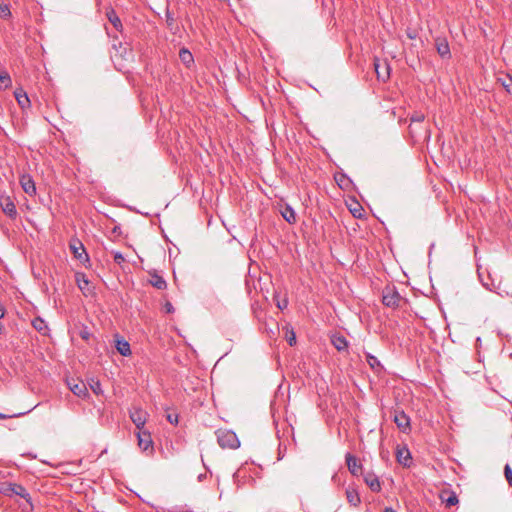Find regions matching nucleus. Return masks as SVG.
I'll list each match as a JSON object with an SVG mask.
<instances>
[{
	"instance_id": "obj_21",
	"label": "nucleus",
	"mask_w": 512,
	"mask_h": 512,
	"mask_svg": "<svg viewBox=\"0 0 512 512\" xmlns=\"http://www.w3.org/2000/svg\"><path fill=\"white\" fill-rule=\"evenodd\" d=\"M179 58L186 67H190L194 62L192 53L186 48L180 49Z\"/></svg>"
},
{
	"instance_id": "obj_43",
	"label": "nucleus",
	"mask_w": 512,
	"mask_h": 512,
	"mask_svg": "<svg viewBox=\"0 0 512 512\" xmlns=\"http://www.w3.org/2000/svg\"><path fill=\"white\" fill-rule=\"evenodd\" d=\"M423 118H424V116H419V115H418L417 121H418V122H420V121H422V120H423Z\"/></svg>"
},
{
	"instance_id": "obj_18",
	"label": "nucleus",
	"mask_w": 512,
	"mask_h": 512,
	"mask_svg": "<svg viewBox=\"0 0 512 512\" xmlns=\"http://www.w3.org/2000/svg\"><path fill=\"white\" fill-rule=\"evenodd\" d=\"M14 96L21 108L30 106V100L27 93L22 88H17L14 92Z\"/></svg>"
},
{
	"instance_id": "obj_25",
	"label": "nucleus",
	"mask_w": 512,
	"mask_h": 512,
	"mask_svg": "<svg viewBox=\"0 0 512 512\" xmlns=\"http://www.w3.org/2000/svg\"><path fill=\"white\" fill-rule=\"evenodd\" d=\"M75 280L81 291H84L89 284V280L84 273H76Z\"/></svg>"
},
{
	"instance_id": "obj_42",
	"label": "nucleus",
	"mask_w": 512,
	"mask_h": 512,
	"mask_svg": "<svg viewBox=\"0 0 512 512\" xmlns=\"http://www.w3.org/2000/svg\"><path fill=\"white\" fill-rule=\"evenodd\" d=\"M7 416L5 414L0 413V419H6Z\"/></svg>"
},
{
	"instance_id": "obj_8",
	"label": "nucleus",
	"mask_w": 512,
	"mask_h": 512,
	"mask_svg": "<svg viewBox=\"0 0 512 512\" xmlns=\"http://www.w3.org/2000/svg\"><path fill=\"white\" fill-rule=\"evenodd\" d=\"M138 445L144 452L153 451V441L150 432L145 430H139L137 432Z\"/></svg>"
},
{
	"instance_id": "obj_39",
	"label": "nucleus",
	"mask_w": 512,
	"mask_h": 512,
	"mask_svg": "<svg viewBox=\"0 0 512 512\" xmlns=\"http://www.w3.org/2000/svg\"><path fill=\"white\" fill-rule=\"evenodd\" d=\"M5 315V309L3 306H0V318H3Z\"/></svg>"
},
{
	"instance_id": "obj_12",
	"label": "nucleus",
	"mask_w": 512,
	"mask_h": 512,
	"mask_svg": "<svg viewBox=\"0 0 512 512\" xmlns=\"http://www.w3.org/2000/svg\"><path fill=\"white\" fill-rule=\"evenodd\" d=\"M394 421L397 427L403 432L410 430V418L403 411L395 412Z\"/></svg>"
},
{
	"instance_id": "obj_10",
	"label": "nucleus",
	"mask_w": 512,
	"mask_h": 512,
	"mask_svg": "<svg viewBox=\"0 0 512 512\" xmlns=\"http://www.w3.org/2000/svg\"><path fill=\"white\" fill-rule=\"evenodd\" d=\"M67 384L71 392L77 397L86 398L88 396L87 387L82 381L71 380Z\"/></svg>"
},
{
	"instance_id": "obj_31",
	"label": "nucleus",
	"mask_w": 512,
	"mask_h": 512,
	"mask_svg": "<svg viewBox=\"0 0 512 512\" xmlns=\"http://www.w3.org/2000/svg\"><path fill=\"white\" fill-rule=\"evenodd\" d=\"M286 340L290 346H293L296 344V334L293 331V329L288 330L286 332Z\"/></svg>"
},
{
	"instance_id": "obj_32",
	"label": "nucleus",
	"mask_w": 512,
	"mask_h": 512,
	"mask_svg": "<svg viewBox=\"0 0 512 512\" xmlns=\"http://www.w3.org/2000/svg\"><path fill=\"white\" fill-rule=\"evenodd\" d=\"M504 475L508 484L512 487V468L509 464H506L504 467Z\"/></svg>"
},
{
	"instance_id": "obj_41",
	"label": "nucleus",
	"mask_w": 512,
	"mask_h": 512,
	"mask_svg": "<svg viewBox=\"0 0 512 512\" xmlns=\"http://www.w3.org/2000/svg\"><path fill=\"white\" fill-rule=\"evenodd\" d=\"M383 512H395L392 508L386 507Z\"/></svg>"
},
{
	"instance_id": "obj_26",
	"label": "nucleus",
	"mask_w": 512,
	"mask_h": 512,
	"mask_svg": "<svg viewBox=\"0 0 512 512\" xmlns=\"http://www.w3.org/2000/svg\"><path fill=\"white\" fill-rule=\"evenodd\" d=\"M12 80L7 72H0V90L7 89L11 86Z\"/></svg>"
},
{
	"instance_id": "obj_38",
	"label": "nucleus",
	"mask_w": 512,
	"mask_h": 512,
	"mask_svg": "<svg viewBox=\"0 0 512 512\" xmlns=\"http://www.w3.org/2000/svg\"><path fill=\"white\" fill-rule=\"evenodd\" d=\"M351 212L353 214L354 217H361V213H360V210H357V209H351Z\"/></svg>"
},
{
	"instance_id": "obj_17",
	"label": "nucleus",
	"mask_w": 512,
	"mask_h": 512,
	"mask_svg": "<svg viewBox=\"0 0 512 512\" xmlns=\"http://www.w3.org/2000/svg\"><path fill=\"white\" fill-rule=\"evenodd\" d=\"M436 49H437L438 54L442 58H449L451 55L450 47H449V44L446 39L437 38L436 39Z\"/></svg>"
},
{
	"instance_id": "obj_46",
	"label": "nucleus",
	"mask_w": 512,
	"mask_h": 512,
	"mask_svg": "<svg viewBox=\"0 0 512 512\" xmlns=\"http://www.w3.org/2000/svg\"><path fill=\"white\" fill-rule=\"evenodd\" d=\"M3 326L0 324V334L2 333Z\"/></svg>"
},
{
	"instance_id": "obj_45",
	"label": "nucleus",
	"mask_w": 512,
	"mask_h": 512,
	"mask_svg": "<svg viewBox=\"0 0 512 512\" xmlns=\"http://www.w3.org/2000/svg\"><path fill=\"white\" fill-rule=\"evenodd\" d=\"M408 36H409V38H411V39H413V38H414V36H413V35H411L410 33H408Z\"/></svg>"
},
{
	"instance_id": "obj_5",
	"label": "nucleus",
	"mask_w": 512,
	"mask_h": 512,
	"mask_svg": "<svg viewBox=\"0 0 512 512\" xmlns=\"http://www.w3.org/2000/svg\"><path fill=\"white\" fill-rule=\"evenodd\" d=\"M374 69L378 80L386 82L390 77V65L387 60H381L377 57L374 58Z\"/></svg>"
},
{
	"instance_id": "obj_9",
	"label": "nucleus",
	"mask_w": 512,
	"mask_h": 512,
	"mask_svg": "<svg viewBox=\"0 0 512 512\" xmlns=\"http://www.w3.org/2000/svg\"><path fill=\"white\" fill-rule=\"evenodd\" d=\"M147 417L148 414L140 408H134L130 411V418L138 431L143 429L147 421Z\"/></svg>"
},
{
	"instance_id": "obj_22",
	"label": "nucleus",
	"mask_w": 512,
	"mask_h": 512,
	"mask_svg": "<svg viewBox=\"0 0 512 512\" xmlns=\"http://www.w3.org/2000/svg\"><path fill=\"white\" fill-rule=\"evenodd\" d=\"M150 283L153 287L163 290L167 287V283L164 278L156 273L151 275Z\"/></svg>"
},
{
	"instance_id": "obj_30",
	"label": "nucleus",
	"mask_w": 512,
	"mask_h": 512,
	"mask_svg": "<svg viewBox=\"0 0 512 512\" xmlns=\"http://www.w3.org/2000/svg\"><path fill=\"white\" fill-rule=\"evenodd\" d=\"M11 12L7 4H0V18L6 19L10 17Z\"/></svg>"
},
{
	"instance_id": "obj_15",
	"label": "nucleus",
	"mask_w": 512,
	"mask_h": 512,
	"mask_svg": "<svg viewBox=\"0 0 512 512\" xmlns=\"http://www.w3.org/2000/svg\"><path fill=\"white\" fill-rule=\"evenodd\" d=\"M115 342H116L115 347L120 355L126 357L131 354L130 344L124 338L116 335Z\"/></svg>"
},
{
	"instance_id": "obj_37",
	"label": "nucleus",
	"mask_w": 512,
	"mask_h": 512,
	"mask_svg": "<svg viewBox=\"0 0 512 512\" xmlns=\"http://www.w3.org/2000/svg\"><path fill=\"white\" fill-rule=\"evenodd\" d=\"M287 305H288V301H287L286 299H285V300H283L282 302H278V303H277L278 308H279V309H281V310H282V309H284V308H286V307H287Z\"/></svg>"
},
{
	"instance_id": "obj_33",
	"label": "nucleus",
	"mask_w": 512,
	"mask_h": 512,
	"mask_svg": "<svg viewBox=\"0 0 512 512\" xmlns=\"http://www.w3.org/2000/svg\"><path fill=\"white\" fill-rule=\"evenodd\" d=\"M113 259L114 262L117 263L118 265H122L125 262V257L121 252L118 251L113 252Z\"/></svg>"
},
{
	"instance_id": "obj_35",
	"label": "nucleus",
	"mask_w": 512,
	"mask_h": 512,
	"mask_svg": "<svg viewBox=\"0 0 512 512\" xmlns=\"http://www.w3.org/2000/svg\"><path fill=\"white\" fill-rule=\"evenodd\" d=\"M164 308L167 313H172L174 311L173 305L170 302H166Z\"/></svg>"
},
{
	"instance_id": "obj_4",
	"label": "nucleus",
	"mask_w": 512,
	"mask_h": 512,
	"mask_svg": "<svg viewBox=\"0 0 512 512\" xmlns=\"http://www.w3.org/2000/svg\"><path fill=\"white\" fill-rule=\"evenodd\" d=\"M69 248L71 252L73 253V256L82 264L89 263L90 258L88 253L86 252V249L83 245V243L77 239L73 238L70 240Z\"/></svg>"
},
{
	"instance_id": "obj_14",
	"label": "nucleus",
	"mask_w": 512,
	"mask_h": 512,
	"mask_svg": "<svg viewBox=\"0 0 512 512\" xmlns=\"http://www.w3.org/2000/svg\"><path fill=\"white\" fill-rule=\"evenodd\" d=\"M347 502L353 506L358 507L361 503L360 495L357 489L353 486H348L345 491Z\"/></svg>"
},
{
	"instance_id": "obj_24",
	"label": "nucleus",
	"mask_w": 512,
	"mask_h": 512,
	"mask_svg": "<svg viewBox=\"0 0 512 512\" xmlns=\"http://www.w3.org/2000/svg\"><path fill=\"white\" fill-rule=\"evenodd\" d=\"M281 214L288 223L294 224L296 222V213L292 207L286 206L281 211Z\"/></svg>"
},
{
	"instance_id": "obj_36",
	"label": "nucleus",
	"mask_w": 512,
	"mask_h": 512,
	"mask_svg": "<svg viewBox=\"0 0 512 512\" xmlns=\"http://www.w3.org/2000/svg\"><path fill=\"white\" fill-rule=\"evenodd\" d=\"M503 86H504L505 90L510 93L512 90V78L509 79L508 84L504 83Z\"/></svg>"
},
{
	"instance_id": "obj_7",
	"label": "nucleus",
	"mask_w": 512,
	"mask_h": 512,
	"mask_svg": "<svg viewBox=\"0 0 512 512\" xmlns=\"http://www.w3.org/2000/svg\"><path fill=\"white\" fill-rule=\"evenodd\" d=\"M0 207L2 211L11 219L16 218L17 210L14 201L10 196L0 195Z\"/></svg>"
},
{
	"instance_id": "obj_34",
	"label": "nucleus",
	"mask_w": 512,
	"mask_h": 512,
	"mask_svg": "<svg viewBox=\"0 0 512 512\" xmlns=\"http://www.w3.org/2000/svg\"><path fill=\"white\" fill-rule=\"evenodd\" d=\"M167 420L173 424V425H177L178 424V415L177 414H168L167 415Z\"/></svg>"
},
{
	"instance_id": "obj_1",
	"label": "nucleus",
	"mask_w": 512,
	"mask_h": 512,
	"mask_svg": "<svg viewBox=\"0 0 512 512\" xmlns=\"http://www.w3.org/2000/svg\"><path fill=\"white\" fill-rule=\"evenodd\" d=\"M217 442L222 448L236 449L240 446V441L235 432L227 429L216 431Z\"/></svg>"
},
{
	"instance_id": "obj_3",
	"label": "nucleus",
	"mask_w": 512,
	"mask_h": 512,
	"mask_svg": "<svg viewBox=\"0 0 512 512\" xmlns=\"http://www.w3.org/2000/svg\"><path fill=\"white\" fill-rule=\"evenodd\" d=\"M0 493L11 497L13 495L20 496L21 498L25 499L28 503H31V497L30 494L27 492V490L20 484L16 483H3L0 485Z\"/></svg>"
},
{
	"instance_id": "obj_27",
	"label": "nucleus",
	"mask_w": 512,
	"mask_h": 512,
	"mask_svg": "<svg viewBox=\"0 0 512 512\" xmlns=\"http://www.w3.org/2000/svg\"><path fill=\"white\" fill-rule=\"evenodd\" d=\"M32 325L37 331L41 332L42 334H46V331L48 330L45 321L41 318H35L32 321Z\"/></svg>"
},
{
	"instance_id": "obj_2",
	"label": "nucleus",
	"mask_w": 512,
	"mask_h": 512,
	"mask_svg": "<svg viewBox=\"0 0 512 512\" xmlns=\"http://www.w3.org/2000/svg\"><path fill=\"white\" fill-rule=\"evenodd\" d=\"M405 299L400 296L394 286H386L382 291V303L386 307L395 308L402 305Z\"/></svg>"
},
{
	"instance_id": "obj_29",
	"label": "nucleus",
	"mask_w": 512,
	"mask_h": 512,
	"mask_svg": "<svg viewBox=\"0 0 512 512\" xmlns=\"http://www.w3.org/2000/svg\"><path fill=\"white\" fill-rule=\"evenodd\" d=\"M367 362H368V364L370 365V367L372 369L381 368V364H380L379 360L375 356L368 355L367 356Z\"/></svg>"
},
{
	"instance_id": "obj_6",
	"label": "nucleus",
	"mask_w": 512,
	"mask_h": 512,
	"mask_svg": "<svg viewBox=\"0 0 512 512\" xmlns=\"http://www.w3.org/2000/svg\"><path fill=\"white\" fill-rule=\"evenodd\" d=\"M395 454L399 464L403 465L404 467H410L412 465V454L406 445H398Z\"/></svg>"
},
{
	"instance_id": "obj_44",
	"label": "nucleus",
	"mask_w": 512,
	"mask_h": 512,
	"mask_svg": "<svg viewBox=\"0 0 512 512\" xmlns=\"http://www.w3.org/2000/svg\"><path fill=\"white\" fill-rule=\"evenodd\" d=\"M410 119H411V122H414V121L416 120V118H415L414 114L411 116V118H410Z\"/></svg>"
},
{
	"instance_id": "obj_11",
	"label": "nucleus",
	"mask_w": 512,
	"mask_h": 512,
	"mask_svg": "<svg viewBox=\"0 0 512 512\" xmlns=\"http://www.w3.org/2000/svg\"><path fill=\"white\" fill-rule=\"evenodd\" d=\"M20 185L27 195L34 196L36 194L35 182L30 175L23 174L20 177Z\"/></svg>"
},
{
	"instance_id": "obj_28",
	"label": "nucleus",
	"mask_w": 512,
	"mask_h": 512,
	"mask_svg": "<svg viewBox=\"0 0 512 512\" xmlns=\"http://www.w3.org/2000/svg\"><path fill=\"white\" fill-rule=\"evenodd\" d=\"M91 390L99 395L102 393L101 389V383L98 380L91 379V382L89 383Z\"/></svg>"
},
{
	"instance_id": "obj_16",
	"label": "nucleus",
	"mask_w": 512,
	"mask_h": 512,
	"mask_svg": "<svg viewBox=\"0 0 512 512\" xmlns=\"http://www.w3.org/2000/svg\"><path fill=\"white\" fill-rule=\"evenodd\" d=\"M345 458L348 470L351 474L357 476L361 471V465L358 463L357 458L350 453H347Z\"/></svg>"
},
{
	"instance_id": "obj_19",
	"label": "nucleus",
	"mask_w": 512,
	"mask_h": 512,
	"mask_svg": "<svg viewBox=\"0 0 512 512\" xmlns=\"http://www.w3.org/2000/svg\"><path fill=\"white\" fill-rule=\"evenodd\" d=\"M332 344L338 351H344L348 347L346 338L342 335H334L332 337Z\"/></svg>"
},
{
	"instance_id": "obj_13",
	"label": "nucleus",
	"mask_w": 512,
	"mask_h": 512,
	"mask_svg": "<svg viewBox=\"0 0 512 512\" xmlns=\"http://www.w3.org/2000/svg\"><path fill=\"white\" fill-rule=\"evenodd\" d=\"M364 482L373 492H379L381 490L380 480L377 475L372 472H366L363 475Z\"/></svg>"
},
{
	"instance_id": "obj_40",
	"label": "nucleus",
	"mask_w": 512,
	"mask_h": 512,
	"mask_svg": "<svg viewBox=\"0 0 512 512\" xmlns=\"http://www.w3.org/2000/svg\"><path fill=\"white\" fill-rule=\"evenodd\" d=\"M112 232H113L114 234H118V233H120V227L115 226V227L113 228Z\"/></svg>"
},
{
	"instance_id": "obj_23",
	"label": "nucleus",
	"mask_w": 512,
	"mask_h": 512,
	"mask_svg": "<svg viewBox=\"0 0 512 512\" xmlns=\"http://www.w3.org/2000/svg\"><path fill=\"white\" fill-rule=\"evenodd\" d=\"M441 500L446 507H452L458 503V497L454 492L442 494Z\"/></svg>"
},
{
	"instance_id": "obj_20",
	"label": "nucleus",
	"mask_w": 512,
	"mask_h": 512,
	"mask_svg": "<svg viewBox=\"0 0 512 512\" xmlns=\"http://www.w3.org/2000/svg\"><path fill=\"white\" fill-rule=\"evenodd\" d=\"M106 15H107L109 22L113 25V27L116 30L121 31L123 28L122 22H121L120 18L118 17V15L116 14V12L113 9H111V10L107 11Z\"/></svg>"
}]
</instances>
